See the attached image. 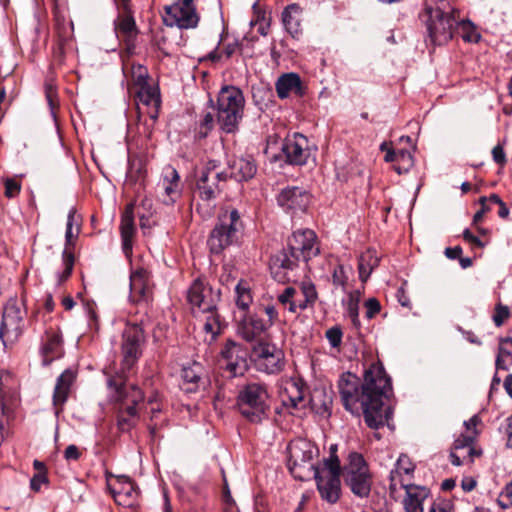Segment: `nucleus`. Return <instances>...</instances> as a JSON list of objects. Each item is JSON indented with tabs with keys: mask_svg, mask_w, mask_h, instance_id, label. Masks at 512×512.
I'll return each instance as SVG.
<instances>
[{
	"mask_svg": "<svg viewBox=\"0 0 512 512\" xmlns=\"http://www.w3.org/2000/svg\"><path fill=\"white\" fill-rule=\"evenodd\" d=\"M364 306L368 319L374 318L381 310L380 302L376 298H369L365 301Z\"/></svg>",
	"mask_w": 512,
	"mask_h": 512,
	"instance_id": "nucleus-57",
	"label": "nucleus"
},
{
	"mask_svg": "<svg viewBox=\"0 0 512 512\" xmlns=\"http://www.w3.org/2000/svg\"><path fill=\"white\" fill-rule=\"evenodd\" d=\"M45 94L51 110H54L56 107L57 92L55 86L52 83H46Z\"/></svg>",
	"mask_w": 512,
	"mask_h": 512,
	"instance_id": "nucleus-60",
	"label": "nucleus"
},
{
	"mask_svg": "<svg viewBox=\"0 0 512 512\" xmlns=\"http://www.w3.org/2000/svg\"><path fill=\"white\" fill-rule=\"evenodd\" d=\"M497 503L502 509L512 507V480L500 492Z\"/></svg>",
	"mask_w": 512,
	"mask_h": 512,
	"instance_id": "nucleus-50",
	"label": "nucleus"
},
{
	"mask_svg": "<svg viewBox=\"0 0 512 512\" xmlns=\"http://www.w3.org/2000/svg\"><path fill=\"white\" fill-rule=\"evenodd\" d=\"M247 357L248 351L242 344L228 340L221 350L219 364L229 377L242 376L248 368Z\"/></svg>",
	"mask_w": 512,
	"mask_h": 512,
	"instance_id": "nucleus-16",
	"label": "nucleus"
},
{
	"mask_svg": "<svg viewBox=\"0 0 512 512\" xmlns=\"http://www.w3.org/2000/svg\"><path fill=\"white\" fill-rule=\"evenodd\" d=\"M81 230V218L77 215V210L72 207L67 216L65 232V248L62 253L63 270L58 272L57 285H62L72 274L74 266L73 247Z\"/></svg>",
	"mask_w": 512,
	"mask_h": 512,
	"instance_id": "nucleus-12",
	"label": "nucleus"
},
{
	"mask_svg": "<svg viewBox=\"0 0 512 512\" xmlns=\"http://www.w3.org/2000/svg\"><path fill=\"white\" fill-rule=\"evenodd\" d=\"M255 365L259 371L276 374L284 367V353L275 344L260 341L252 349Z\"/></svg>",
	"mask_w": 512,
	"mask_h": 512,
	"instance_id": "nucleus-15",
	"label": "nucleus"
},
{
	"mask_svg": "<svg viewBox=\"0 0 512 512\" xmlns=\"http://www.w3.org/2000/svg\"><path fill=\"white\" fill-rule=\"evenodd\" d=\"M325 335H326L328 342L330 343V345L333 348H337L340 346V344L342 342L343 333L339 327H337V326L331 327L330 329H328L326 331Z\"/></svg>",
	"mask_w": 512,
	"mask_h": 512,
	"instance_id": "nucleus-55",
	"label": "nucleus"
},
{
	"mask_svg": "<svg viewBox=\"0 0 512 512\" xmlns=\"http://www.w3.org/2000/svg\"><path fill=\"white\" fill-rule=\"evenodd\" d=\"M47 482V476H46V473H36L31 481H30V486H31V489H33L34 491H39L40 490V487L43 483H46Z\"/></svg>",
	"mask_w": 512,
	"mask_h": 512,
	"instance_id": "nucleus-64",
	"label": "nucleus"
},
{
	"mask_svg": "<svg viewBox=\"0 0 512 512\" xmlns=\"http://www.w3.org/2000/svg\"><path fill=\"white\" fill-rule=\"evenodd\" d=\"M107 486L118 505L129 508L137 505L139 492L129 477L111 476L107 479Z\"/></svg>",
	"mask_w": 512,
	"mask_h": 512,
	"instance_id": "nucleus-18",
	"label": "nucleus"
},
{
	"mask_svg": "<svg viewBox=\"0 0 512 512\" xmlns=\"http://www.w3.org/2000/svg\"><path fill=\"white\" fill-rule=\"evenodd\" d=\"M456 28H458L462 33V38L466 42H478L480 35L477 33L474 25L469 21H458L456 24Z\"/></svg>",
	"mask_w": 512,
	"mask_h": 512,
	"instance_id": "nucleus-48",
	"label": "nucleus"
},
{
	"mask_svg": "<svg viewBox=\"0 0 512 512\" xmlns=\"http://www.w3.org/2000/svg\"><path fill=\"white\" fill-rule=\"evenodd\" d=\"M162 18L166 26H176L180 29L194 28L199 21L194 0H177L171 5H166Z\"/></svg>",
	"mask_w": 512,
	"mask_h": 512,
	"instance_id": "nucleus-14",
	"label": "nucleus"
},
{
	"mask_svg": "<svg viewBox=\"0 0 512 512\" xmlns=\"http://www.w3.org/2000/svg\"><path fill=\"white\" fill-rule=\"evenodd\" d=\"M296 295H297V291L295 288L286 287L284 289V291L278 295V301L282 305L287 306V308H288L289 306H291V303L296 304V305L299 303V300L296 299Z\"/></svg>",
	"mask_w": 512,
	"mask_h": 512,
	"instance_id": "nucleus-51",
	"label": "nucleus"
},
{
	"mask_svg": "<svg viewBox=\"0 0 512 512\" xmlns=\"http://www.w3.org/2000/svg\"><path fill=\"white\" fill-rule=\"evenodd\" d=\"M23 315L16 301H9L3 310L0 326V338L7 346L18 339L22 332Z\"/></svg>",
	"mask_w": 512,
	"mask_h": 512,
	"instance_id": "nucleus-17",
	"label": "nucleus"
},
{
	"mask_svg": "<svg viewBox=\"0 0 512 512\" xmlns=\"http://www.w3.org/2000/svg\"><path fill=\"white\" fill-rule=\"evenodd\" d=\"M85 312L88 318V325L91 329L98 330L99 329V323H98V315L95 310L94 304L87 303L85 305Z\"/></svg>",
	"mask_w": 512,
	"mask_h": 512,
	"instance_id": "nucleus-59",
	"label": "nucleus"
},
{
	"mask_svg": "<svg viewBox=\"0 0 512 512\" xmlns=\"http://www.w3.org/2000/svg\"><path fill=\"white\" fill-rule=\"evenodd\" d=\"M245 98L242 91L232 85L223 86L217 97V123L226 133L238 129L244 115Z\"/></svg>",
	"mask_w": 512,
	"mask_h": 512,
	"instance_id": "nucleus-3",
	"label": "nucleus"
},
{
	"mask_svg": "<svg viewBox=\"0 0 512 512\" xmlns=\"http://www.w3.org/2000/svg\"><path fill=\"white\" fill-rule=\"evenodd\" d=\"M269 329V324H266L264 319L253 314L244 316L239 321L237 332L244 340L252 342L261 339Z\"/></svg>",
	"mask_w": 512,
	"mask_h": 512,
	"instance_id": "nucleus-26",
	"label": "nucleus"
},
{
	"mask_svg": "<svg viewBox=\"0 0 512 512\" xmlns=\"http://www.w3.org/2000/svg\"><path fill=\"white\" fill-rule=\"evenodd\" d=\"M235 294L237 307L243 311L248 310L253 300L248 283L243 280L239 281L235 287Z\"/></svg>",
	"mask_w": 512,
	"mask_h": 512,
	"instance_id": "nucleus-44",
	"label": "nucleus"
},
{
	"mask_svg": "<svg viewBox=\"0 0 512 512\" xmlns=\"http://www.w3.org/2000/svg\"><path fill=\"white\" fill-rule=\"evenodd\" d=\"M5 196L13 198L20 193L21 185L14 179L7 178L4 180Z\"/></svg>",
	"mask_w": 512,
	"mask_h": 512,
	"instance_id": "nucleus-58",
	"label": "nucleus"
},
{
	"mask_svg": "<svg viewBox=\"0 0 512 512\" xmlns=\"http://www.w3.org/2000/svg\"><path fill=\"white\" fill-rule=\"evenodd\" d=\"M312 475L321 498L328 503H336L341 495V465L338 456L325 458L323 465L314 470Z\"/></svg>",
	"mask_w": 512,
	"mask_h": 512,
	"instance_id": "nucleus-6",
	"label": "nucleus"
},
{
	"mask_svg": "<svg viewBox=\"0 0 512 512\" xmlns=\"http://www.w3.org/2000/svg\"><path fill=\"white\" fill-rule=\"evenodd\" d=\"M479 203L481 208L475 213L473 217V224L479 223L490 210L496 209L498 216L502 219H507L509 216V208L497 194L483 196L480 198Z\"/></svg>",
	"mask_w": 512,
	"mask_h": 512,
	"instance_id": "nucleus-30",
	"label": "nucleus"
},
{
	"mask_svg": "<svg viewBox=\"0 0 512 512\" xmlns=\"http://www.w3.org/2000/svg\"><path fill=\"white\" fill-rule=\"evenodd\" d=\"M145 344V334L140 324H127L122 333V372L129 371L138 361Z\"/></svg>",
	"mask_w": 512,
	"mask_h": 512,
	"instance_id": "nucleus-13",
	"label": "nucleus"
},
{
	"mask_svg": "<svg viewBox=\"0 0 512 512\" xmlns=\"http://www.w3.org/2000/svg\"><path fill=\"white\" fill-rule=\"evenodd\" d=\"M203 315H205L203 324L204 331L211 334L212 337H215L220 333L221 330L219 315L217 314L216 310L212 312H205Z\"/></svg>",
	"mask_w": 512,
	"mask_h": 512,
	"instance_id": "nucleus-46",
	"label": "nucleus"
},
{
	"mask_svg": "<svg viewBox=\"0 0 512 512\" xmlns=\"http://www.w3.org/2000/svg\"><path fill=\"white\" fill-rule=\"evenodd\" d=\"M429 512H452V506L450 502L440 500L432 504Z\"/></svg>",
	"mask_w": 512,
	"mask_h": 512,
	"instance_id": "nucleus-63",
	"label": "nucleus"
},
{
	"mask_svg": "<svg viewBox=\"0 0 512 512\" xmlns=\"http://www.w3.org/2000/svg\"><path fill=\"white\" fill-rule=\"evenodd\" d=\"M277 202L287 213L295 215L306 211L310 203V194L301 187H286L279 193Z\"/></svg>",
	"mask_w": 512,
	"mask_h": 512,
	"instance_id": "nucleus-19",
	"label": "nucleus"
},
{
	"mask_svg": "<svg viewBox=\"0 0 512 512\" xmlns=\"http://www.w3.org/2000/svg\"><path fill=\"white\" fill-rule=\"evenodd\" d=\"M380 258L374 249H367L358 258L359 279L365 283L375 268L378 267Z\"/></svg>",
	"mask_w": 512,
	"mask_h": 512,
	"instance_id": "nucleus-37",
	"label": "nucleus"
},
{
	"mask_svg": "<svg viewBox=\"0 0 512 512\" xmlns=\"http://www.w3.org/2000/svg\"><path fill=\"white\" fill-rule=\"evenodd\" d=\"M512 360V338L507 337L500 341L496 357L497 369L507 370V362Z\"/></svg>",
	"mask_w": 512,
	"mask_h": 512,
	"instance_id": "nucleus-43",
	"label": "nucleus"
},
{
	"mask_svg": "<svg viewBox=\"0 0 512 512\" xmlns=\"http://www.w3.org/2000/svg\"><path fill=\"white\" fill-rule=\"evenodd\" d=\"M228 175L221 170L219 163L209 160L200 169L196 180V193L203 201L215 199L222 190V184L226 182Z\"/></svg>",
	"mask_w": 512,
	"mask_h": 512,
	"instance_id": "nucleus-10",
	"label": "nucleus"
},
{
	"mask_svg": "<svg viewBox=\"0 0 512 512\" xmlns=\"http://www.w3.org/2000/svg\"><path fill=\"white\" fill-rule=\"evenodd\" d=\"M237 406L241 415L251 423H261L268 418L270 401L267 387L260 383L245 385L238 394Z\"/></svg>",
	"mask_w": 512,
	"mask_h": 512,
	"instance_id": "nucleus-4",
	"label": "nucleus"
},
{
	"mask_svg": "<svg viewBox=\"0 0 512 512\" xmlns=\"http://www.w3.org/2000/svg\"><path fill=\"white\" fill-rule=\"evenodd\" d=\"M220 296V290L213 289L202 278L195 279L187 291V300L196 316L216 310Z\"/></svg>",
	"mask_w": 512,
	"mask_h": 512,
	"instance_id": "nucleus-11",
	"label": "nucleus"
},
{
	"mask_svg": "<svg viewBox=\"0 0 512 512\" xmlns=\"http://www.w3.org/2000/svg\"><path fill=\"white\" fill-rule=\"evenodd\" d=\"M301 292L303 299H298L299 303L293 304L288 307L290 313H297L298 311L305 310L309 306H313L317 300L318 294L315 285L311 281H303L301 283Z\"/></svg>",
	"mask_w": 512,
	"mask_h": 512,
	"instance_id": "nucleus-39",
	"label": "nucleus"
},
{
	"mask_svg": "<svg viewBox=\"0 0 512 512\" xmlns=\"http://www.w3.org/2000/svg\"><path fill=\"white\" fill-rule=\"evenodd\" d=\"M288 451V468L291 474L299 480H305L319 467L312 463L318 453L317 448L309 441L298 439L290 442Z\"/></svg>",
	"mask_w": 512,
	"mask_h": 512,
	"instance_id": "nucleus-9",
	"label": "nucleus"
},
{
	"mask_svg": "<svg viewBox=\"0 0 512 512\" xmlns=\"http://www.w3.org/2000/svg\"><path fill=\"white\" fill-rule=\"evenodd\" d=\"M414 470L415 465L410 458L405 454H401L395 464V468L390 472V493L394 494L399 487L412 484Z\"/></svg>",
	"mask_w": 512,
	"mask_h": 512,
	"instance_id": "nucleus-25",
	"label": "nucleus"
},
{
	"mask_svg": "<svg viewBox=\"0 0 512 512\" xmlns=\"http://www.w3.org/2000/svg\"><path fill=\"white\" fill-rule=\"evenodd\" d=\"M58 36L60 39V45H59V55L61 56L63 54V43L67 40L71 39L72 33H73V22H69L67 25L63 24L62 26L58 25Z\"/></svg>",
	"mask_w": 512,
	"mask_h": 512,
	"instance_id": "nucleus-52",
	"label": "nucleus"
},
{
	"mask_svg": "<svg viewBox=\"0 0 512 512\" xmlns=\"http://www.w3.org/2000/svg\"><path fill=\"white\" fill-rule=\"evenodd\" d=\"M137 97L140 103L154 109L155 113L151 115V117L156 118L160 106V94L158 89L152 85L144 86L138 89Z\"/></svg>",
	"mask_w": 512,
	"mask_h": 512,
	"instance_id": "nucleus-40",
	"label": "nucleus"
},
{
	"mask_svg": "<svg viewBox=\"0 0 512 512\" xmlns=\"http://www.w3.org/2000/svg\"><path fill=\"white\" fill-rule=\"evenodd\" d=\"M41 354L44 365H49L55 359L62 356L63 340L58 324L50 322L45 328L44 337L42 338Z\"/></svg>",
	"mask_w": 512,
	"mask_h": 512,
	"instance_id": "nucleus-22",
	"label": "nucleus"
},
{
	"mask_svg": "<svg viewBox=\"0 0 512 512\" xmlns=\"http://www.w3.org/2000/svg\"><path fill=\"white\" fill-rule=\"evenodd\" d=\"M263 311L268 317V319L265 320V322L266 324H269V327L271 328L274 325V323L278 320V311L273 305L264 306Z\"/></svg>",
	"mask_w": 512,
	"mask_h": 512,
	"instance_id": "nucleus-61",
	"label": "nucleus"
},
{
	"mask_svg": "<svg viewBox=\"0 0 512 512\" xmlns=\"http://www.w3.org/2000/svg\"><path fill=\"white\" fill-rule=\"evenodd\" d=\"M130 297L133 301L147 300L151 293V277L147 269L138 267L130 275Z\"/></svg>",
	"mask_w": 512,
	"mask_h": 512,
	"instance_id": "nucleus-27",
	"label": "nucleus"
},
{
	"mask_svg": "<svg viewBox=\"0 0 512 512\" xmlns=\"http://www.w3.org/2000/svg\"><path fill=\"white\" fill-rule=\"evenodd\" d=\"M338 389L347 411L358 416L363 414L366 424L372 429L384 425L383 397L391 389V382L380 361L368 365L363 383L355 374H342Z\"/></svg>",
	"mask_w": 512,
	"mask_h": 512,
	"instance_id": "nucleus-1",
	"label": "nucleus"
},
{
	"mask_svg": "<svg viewBox=\"0 0 512 512\" xmlns=\"http://www.w3.org/2000/svg\"><path fill=\"white\" fill-rule=\"evenodd\" d=\"M203 375V368L201 364L193 362L191 365L183 367L182 369V389L186 392H195L201 381Z\"/></svg>",
	"mask_w": 512,
	"mask_h": 512,
	"instance_id": "nucleus-38",
	"label": "nucleus"
},
{
	"mask_svg": "<svg viewBox=\"0 0 512 512\" xmlns=\"http://www.w3.org/2000/svg\"><path fill=\"white\" fill-rule=\"evenodd\" d=\"M300 260L302 259L297 255V253H293V251L291 250H289V252L283 251L273 259L272 270H293L297 266L298 261ZM273 273L275 274V277H277L278 272L273 271Z\"/></svg>",
	"mask_w": 512,
	"mask_h": 512,
	"instance_id": "nucleus-41",
	"label": "nucleus"
},
{
	"mask_svg": "<svg viewBox=\"0 0 512 512\" xmlns=\"http://www.w3.org/2000/svg\"><path fill=\"white\" fill-rule=\"evenodd\" d=\"M288 248L305 262L319 253L316 234L310 229L295 231L288 240Z\"/></svg>",
	"mask_w": 512,
	"mask_h": 512,
	"instance_id": "nucleus-20",
	"label": "nucleus"
},
{
	"mask_svg": "<svg viewBox=\"0 0 512 512\" xmlns=\"http://www.w3.org/2000/svg\"><path fill=\"white\" fill-rule=\"evenodd\" d=\"M282 151L287 162L293 165L306 164L312 154L308 139L299 133L286 138Z\"/></svg>",
	"mask_w": 512,
	"mask_h": 512,
	"instance_id": "nucleus-21",
	"label": "nucleus"
},
{
	"mask_svg": "<svg viewBox=\"0 0 512 512\" xmlns=\"http://www.w3.org/2000/svg\"><path fill=\"white\" fill-rule=\"evenodd\" d=\"M243 222L236 209L220 214L218 224L213 228L208 238V246L213 254H220L225 248L239 240Z\"/></svg>",
	"mask_w": 512,
	"mask_h": 512,
	"instance_id": "nucleus-5",
	"label": "nucleus"
},
{
	"mask_svg": "<svg viewBox=\"0 0 512 512\" xmlns=\"http://www.w3.org/2000/svg\"><path fill=\"white\" fill-rule=\"evenodd\" d=\"M476 435L477 431L467 435L462 434L454 441L450 452V461L453 465L460 466L464 464L466 455L460 454V451L466 450L470 463H473L475 457H479L482 454V451L474 446Z\"/></svg>",
	"mask_w": 512,
	"mask_h": 512,
	"instance_id": "nucleus-24",
	"label": "nucleus"
},
{
	"mask_svg": "<svg viewBox=\"0 0 512 512\" xmlns=\"http://www.w3.org/2000/svg\"><path fill=\"white\" fill-rule=\"evenodd\" d=\"M427 31L428 37L432 44L443 45L447 43L452 37L456 28L458 10L452 9L450 12H445L444 7H430L427 6Z\"/></svg>",
	"mask_w": 512,
	"mask_h": 512,
	"instance_id": "nucleus-8",
	"label": "nucleus"
},
{
	"mask_svg": "<svg viewBox=\"0 0 512 512\" xmlns=\"http://www.w3.org/2000/svg\"><path fill=\"white\" fill-rule=\"evenodd\" d=\"M133 204H129L122 217L120 223V233L122 240V250L126 256H129L132 253L133 247V239L135 236V226H134V215H133Z\"/></svg>",
	"mask_w": 512,
	"mask_h": 512,
	"instance_id": "nucleus-31",
	"label": "nucleus"
},
{
	"mask_svg": "<svg viewBox=\"0 0 512 512\" xmlns=\"http://www.w3.org/2000/svg\"><path fill=\"white\" fill-rule=\"evenodd\" d=\"M402 488L406 491V496L403 500L405 511L423 512V502L429 495L428 489L413 484L402 486Z\"/></svg>",
	"mask_w": 512,
	"mask_h": 512,
	"instance_id": "nucleus-32",
	"label": "nucleus"
},
{
	"mask_svg": "<svg viewBox=\"0 0 512 512\" xmlns=\"http://www.w3.org/2000/svg\"><path fill=\"white\" fill-rule=\"evenodd\" d=\"M158 186L163 190L159 197L165 205L174 204L181 196L180 176L172 166L163 168Z\"/></svg>",
	"mask_w": 512,
	"mask_h": 512,
	"instance_id": "nucleus-23",
	"label": "nucleus"
},
{
	"mask_svg": "<svg viewBox=\"0 0 512 512\" xmlns=\"http://www.w3.org/2000/svg\"><path fill=\"white\" fill-rule=\"evenodd\" d=\"M282 22L286 31L293 37L301 33L302 8L299 4L288 5L282 12Z\"/></svg>",
	"mask_w": 512,
	"mask_h": 512,
	"instance_id": "nucleus-35",
	"label": "nucleus"
},
{
	"mask_svg": "<svg viewBox=\"0 0 512 512\" xmlns=\"http://www.w3.org/2000/svg\"><path fill=\"white\" fill-rule=\"evenodd\" d=\"M109 397L117 403V426L122 432L130 431L139 419L138 405L143 402L144 394L136 385L126 386L115 377L107 380Z\"/></svg>",
	"mask_w": 512,
	"mask_h": 512,
	"instance_id": "nucleus-2",
	"label": "nucleus"
},
{
	"mask_svg": "<svg viewBox=\"0 0 512 512\" xmlns=\"http://www.w3.org/2000/svg\"><path fill=\"white\" fill-rule=\"evenodd\" d=\"M131 79L135 86L138 88H142L144 86L150 85L148 83L149 73L146 67L137 64L132 65L131 67Z\"/></svg>",
	"mask_w": 512,
	"mask_h": 512,
	"instance_id": "nucleus-47",
	"label": "nucleus"
},
{
	"mask_svg": "<svg viewBox=\"0 0 512 512\" xmlns=\"http://www.w3.org/2000/svg\"><path fill=\"white\" fill-rule=\"evenodd\" d=\"M342 473L346 485L351 492L360 498L369 496L372 487V475L364 457L357 452H351Z\"/></svg>",
	"mask_w": 512,
	"mask_h": 512,
	"instance_id": "nucleus-7",
	"label": "nucleus"
},
{
	"mask_svg": "<svg viewBox=\"0 0 512 512\" xmlns=\"http://www.w3.org/2000/svg\"><path fill=\"white\" fill-rule=\"evenodd\" d=\"M332 280L334 285L341 286L343 289L348 281V275L343 265H337L332 274Z\"/></svg>",
	"mask_w": 512,
	"mask_h": 512,
	"instance_id": "nucleus-54",
	"label": "nucleus"
},
{
	"mask_svg": "<svg viewBox=\"0 0 512 512\" xmlns=\"http://www.w3.org/2000/svg\"><path fill=\"white\" fill-rule=\"evenodd\" d=\"M213 126H214V116L212 113L208 112L200 120V129H199L200 137H206L208 135V133L212 130Z\"/></svg>",
	"mask_w": 512,
	"mask_h": 512,
	"instance_id": "nucleus-56",
	"label": "nucleus"
},
{
	"mask_svg": "<svg viewBox=\"0 0 512 512\" xmlns=\"http://www.w3.org/2000/svg\"><path fill=\"white\" fill-rule=\"evenodd\" d=\"M282 401L285 406L295 409L305 407L304 384L299 381L288 382L282 394Z\"/></svg>",
	"mask_w": 512,
	"mask_h": 512,
	"instance_id": "nucleus-33",
	"label": "nucleus"
},
{
	"mask_svg": "<svg viewBox=\"0 0 512 512\" xmlns=\"http://www.w3.org/2000/svg\"><path fill=\"white\" fill-rule=\"evenodd\" d=\"M310 402L318 413H325L330 410L332 398L326 394L325 390H315L311 395Z\"/></svg>",
	"mask_w": 512,
	"mask_h": 512,
	"instance_id": "nucleus-45",
	"label": "nucleus"
},
{
	"mask_svg": "<svg viewBox=\"0 0 512 512\" xmlns=\"http://www.w3.org/2000/svg\"><path fill=\"white\" fill-rule=\"evenodd\" d=\"M412 166H413L412 154L406 150H399L397 164L393 165L394 170L398 174H403V173L408 172Z\"/></svg>",
	"mask_w": 512,
	"mask_h": 512,
	"instance_id": "nucleus-49",
	"label": "nucleus"
},
{
	"mask_svg": "<svg viewBox=\"0 0 512 512\" xmlns=\"http://www.w3.org/2000/svg\"><path fill=\"white\" fill-rule=\"evenodd\" d=\"M509 308L501 303L497 304L493 314V322L497 327H500L509 318Z\"/></svg>",
	"mask_w": 512,
	"mask_h": 512,
	"instance_id": "nucleus-53",
	"label": "nucleus"
},
{
	"mask_svg": "<svg viewBox=\"0 0 512 512\" xmlns=\"http://www.w3.org/2000/svg\"><path fill=\"white\" fill-rule=\"evenodd\" d=\"M275 88L277 96L280 99L287 98L291 93H294L299 97H302L305 94L301 78L296 73H286L281 75L275 83Z\"/></svg>",
	"mask_w": 512,
	"mask_h": 512,
	"instance_id": "nucleus-29",
	"label": "nucleus"
},
{
	"mask_svg": "<svg viewBox=\"0 0 512 512\" xmlns=\"http://www.w3.org/2000/svg\"><path fill=\"white\" fill-rule=\"evenodd\" d=\"M76 379V374L70 370H65L56 381L53 393V405L56 408V413L62 410L63 405L68 399L70 389Z\"/></svg>",
	"mask_w": 512,
	"mask_h": 512,
	"instance_id": "nucleus-28",
	"label": "nucleus"
},
{
	"mask_svg": "<svg viewBox=\"0 0 512 512\" xmlns=\"http://www.w3.org/2000/svg\"><path fill=\"white\" fill-rule=\"evenodd\" d=\"M361 293L359 290H355L349 293L347 300L344 302L346 313L351 319L352 324L356 327H360L359 320V302Z\"/></svg>",
	"mask_w": 512,
	"mask_h": 512,
	"instance_id": "nucleus-42",
	"label": "nucleus"
},
{
	"mask_svg": "<svg viewBox=\"0 0 512 512\" xmlns=\"http://www.w3.org/2000/svg\"><path fill=\"white\" fill-rule=\"evenodd\" d=\"M230 177L236 181H247L254 177L257 171L252 158H236L229 164Z\"/></svg>",
	"mask_w": 512,
	"mask_h": 512,
	"instance_id": "nucleus-34",
	"label": "nucleus"
},
{
	"mask_svg": "<svg viewBox=\"0 0 512 512\" xmlns=\"http://www.w3.org/2000/svg\"><path fill=\"white\" fill-rule=\"evenodd\" d=\"M492 157H493V160L495 161V163H497L498 165H500V166L505 165L506 155H505L504 149L501 145H496L492 149Z\"/></svg>",
	"mask_w": 512,
	"mask_h": 512,
	"instance_id": "nucleus-62",
	"label": "nucleus"
},
{
	"mask_svg": "<svg viewBox=\"0 0 512 512\" xmlns=\"http://www.w3.org/2000/svg\"><path fill=\"white\" fill-rule=\"evenodd\" d=\"M115 29L118 37L122 38L127 45H132L138 34V29L132 14L118 15L115 21Z\"/></svg>",
	"mask_w": 512,
	"mask_h": 512,
	"instance_id": "nucleus-36",
	"label": "nucleus"
}]
</instances>
